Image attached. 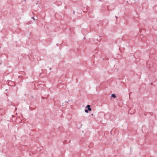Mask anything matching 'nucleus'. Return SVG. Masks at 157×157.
Listing matches in <instances>:
<instances>
[{"instance_id":"f257e3e1","label":"nucleus","mask_w":157,"mask_h":157,"mask_svg":"<svg viewBox=\"0 0 157 157\" xmlns=\"http://www.w3.org/2000/svg\"><path fill=\"white\" fill-rule=\"evenodd\" d=\"M111 97H113V98H116V95H115V94H112L111 95Z\"/></svg>"},{"instance_id":"f03ea898","label":"nucleus","mask_w":157,"mask_h":157,"mask_svg":"<svg viewBox=\"0 0 157 157\" xmlns=\"http://www.w3.org/2000/svg\"><path fill=\"white\" fill-rule=\"evenodd\" d=\"M85 111L86 113H88V110H87V109H85Z\"/></svg>"},{"instance_id":"7ed1b4c3","label":"nucleus","mask_w":157,"mask_h":157,"mask_svg":"<svg viewBox=\"0 0 157 157\" xmlns=\"http://www.w3.org/2000/svg\"><path fill=\"white\" fill-rule=\"evenodd\" d=\"M88 110H89V111H91V108H89L88 109Z\"/></svg>"},{"instance_id":"20e7f679","label":"nucleus","mask_w":157,"mask_h":157,"mask_svg":"<svg viewBox=\"0 0 157 157\" xmlns=\"http://www.w3.org/2000/svg\"><path fill=\"white\" fill-rule=\"evenodd\" d=\"M87 107L88 108V109L89 108H90V106L89 105H87Z\"/></svg>"},{"instance_id":"39448f33","label":"nucleus","mask_w":157,"mask_h":157,"mask_svg":"<svg viewBox=\"0 0 157 157\" xmlns=\"http://www.w3.org/2000/svg\"><path fill=\"white\" fill-rule=\"evenodd\" d=\"M32 19H33L34 20H35V19L34 18V17H32Z\"/></svg>"},{"instance_id":"423d86ee","label":"nucleus","mask_w":157,"mask_h":157,"mask_svg":"<svg viewBox=\"0 0 157 157\" xmlns=\"http://www.w3.org/2000/svg\"><path fill=\"white\" fill-rule=\"evenodd\" d=\"M91 115H92V116H93V114H91Z\"/></svg>"}]
</instances>
